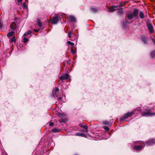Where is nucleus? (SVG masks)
<instances>
[{"label": "nucleus", "mask_w": 155, "mask_h": 155, "mask_svg": "<svg viewBox=\"0 0 155 155\" xmlns=\"http://www.w3.org/2000/svg\"><path fill=\"white\" fill-rule=\"evenodd\" d=\"M151 39H152V41H153V43L155 45V39L152 38Z\"/></svg>", "instance_id": "38"}, {"label": "nucleus", "mask_w": 155, "mask_h": 155, "mask_svg": "<svg viewBox=\"0 0 155 155\" xmlns=\"http://www.w3.org/2000/svg\"><path fill=\"white\" fill-rule=\"evenodd\" d=\"M75 135L79 136H81L82 137H87V136L86 135V134H84L81 133H77Z\"/></svg>", "instance_id": "13"}, {"label": "nucleus", "mask_w": 155, "mask_h": 155, "mask_svg": "<svg viewBox=\"0 0 155 155\" xmlns=\"http://www.w3.org/2000/svg\"><path fill=\"white\" fill-rule=\"evenodd\" d=\"M32 32V31L31 30L28 31H27V32L25 33L24 35V36H26L27 35H30L31 33Z\"/></svg>", "instance_id": "25"}, {"label": "nucleus", "mask_w": 155, "mask_h": 155, "mask_svg": "<svg viewBox=\"0 0 155 155\" xmlns=\"http://www.w3.org/2000/svg\"><path fill=\"white\" fill-rule=\"evenodd\" d=\"M23 41H24L25 43H26V42H27L28 40V38L25 37H24L23 38Z\"/></svg>", "instance_id": "31"}, {"label": "nucleus", "mask_w": 155, "mask_h": 155, "mask_svg": "<svg viewBox=\"0 0 155 155\" xmlns=\"http://www.w3.org/2000/svg\"><path fill=\"white\" fill-rule=\"evenodd\" d=\"M147 146H152L155 144V139H151L146 142Z\"/></svg>", "instance_id": "5"}, {"label": "nucleus", "mask_w": 155, "mask_h": 155, "mask_svg": "<svg viewBox=\"0 0 155 155\" xmlns=\"http://www.w3.org/2000/svg\"><path fill=\"white\" fill-rule=\"evenodd\" d=\"M123 26V27H124V28H125V24H124Z\"/></svg>", "instance_id": "43"}, {"label": "nucleus", "mask_w": 155, "mask_h": 155, "mask_svg": "<svg viewBox=\"0 0 155 155\" xmlns=\"http://www.w3.org/2000/svg\"><path fill=\"white\" fill-rule=\"evenodd\" d=\"M103 128L107 131V132L109 131V128L107 126H104Z\"/></svg>", "instance_id": "29"}, {"label": "nucleus", "mask_w": 155, "mask_h": 155, "mask_svg": "<svg viewBox=\"0 0 155 155\" xmlns=\"http://www.w3.org/2000/svg\"><path fill=\"white\" fill-rule=\"evenodd\" d=\"M69 18L71 22H75L76 21V20L74 17L72 15L70 16L69 17Z\"/></svg>", "instance_id": "17"}, {"label": "nucleus", "mask_w": 155, "mask_h": 155, "mask_svg": "<svg viewBox=\"0 0 155 155\" xmlns=\"http://www.w3.org/2000/svg\"><path fill=\"white\" fill-rule=\"evenodd\" d=\"M133 15L132 13H130L128 14L126 16V17L128 18L129 20L132 19L133 18Z\"/></svg>", "instance_id": "18"}, {"label": "nucleus", "mask_w": 155, "mask_h": 155, "mask_svg": "<svg viewBox=\"0 0 155 155\" xmlns=\"http://www.w3.org/2000/svg\"><path fill=\"white\" fill-rule=\"evenodd\" d=\"M22 7L24 9H28V7L27 5L25 4V3H24L22 5Z\"/></svg>", "instance_id": "27"}, {"label": "nucleus", "mask_w": 155, "mask_h": 155, "mask_svg": "<svg viewBox=\"0 0 155 155\" xmlns=\"http://www.w3.org/2000/svg\"><path fill=\"white\" fill-rule=\"evenodd\" d=\"M137 143H138L140 144H142V143H143V144L144 143V142L142 141H137Z\"/></svg>", "instance_id": "36"}, {"label": "nucleus", "mask_w": 155, "mask_h": 155, "mask_svg": "<svg viewBox=\"0 0 155 155\" xmlns=\"http://www.w3.org/2000/svg\"><path fill=\"white\" fill-rule=\"evenodd\" d=\"M61 118V119L59 120L60 123L65 122L67 121V119L64 116L63 114L60 113L58 115Z\"/></svg>", "instance_id": "6"}, {"label": "nucleus", "mask_w": 155, "mask_h": 155, "mask_svg": "<svg viewBox=\"0 0 155 155\" xmlns=\"http://www.w3.org/2000/svg\"><path fill=\"white\" fill-rule=\"evenodd\" d=\"M118 6L113 5L108 10V11L112 12L116 10L115 8H117Z\"/></svg>", "instance_id": "11"}, {"label": "nucleus", "mask_w": 155, "mask_h": 155, "mask_svg": "<svg viewBox=\"0 0 155 155\" xmlns=\"http://www.w3.org/2000/svg\"><path fill=\"white\" fill-rule=\"evenodd\" d=\"M123 5H121V4H120V5H119V7H122Z\"/></svg>", "instance_id": "41"}, {"label": "nucleus", "mask_w": 155, "mask_h": 155, "mask_svg": "<svg viewBox=\"0 0 155 155\" xmlns=\"http://www.w3.org/2000/svg\"><path fill=\"white\" fill-rule=\"evenodd\" d=\"M140 38L145 44H148V38L147 37H145L144 36H141Z\"/></svg>", "instance_id": "8"}, {"label": "nucleus", "mask_w": 155, "mask_h": 155, "mask_svg": "<svg viewBox=\"0 0 155 155\" xmlns=\"http://www.w3.org/2000/svg\"><path fill=\"white\" fill-rule=\"evenodd\" d=\"M90 10L92 12L94 13L97 12L98 11L97 9L93 8H90Z\"/></svg>", "instance_id": "21"}, {"label": "nucleus", "mask_w": 155, "mask_h": 155, "mask_svg": "<svg viewBox=\"0 0 155 155\" xmlns=\"http://www.w3.org/2000/svg\"><path fill=\"white\" fill-rule=\"evenodd\" d=\"M117 13L120 15L122 14L123 13V11L122 8L119 9L117 12Z\"/></svg>", "instance_id": "23"}, {"label": "nucleus", "mask_w": 155, "mask_h": 155, "mask_svg": "<svg viewBox=\"0 0 155 155\" xmlns=\"http://www.w3.org/2000/svg\"><path fill=\"white\" fill-rule=\"evenodd\" d=\"M38 24L40 27H41L42 26V25L41 22L38 23Z\"/></svg>", "instance_id": "37"}, {"label": "nucleus", "mask_w": 155, "mask_h": 155, "mask_svg": "<svg viewBox=\"0 0 155 155\" xmlns=\"http://www.w3.org/2000/svg\"><path fill=\"white\" fill-rule=\"evenodd\" d=\"M69 75L67 74H64L60 77L59 79L62 82H63V81L65 80L68 79Z\"/></svg>", "instance_id": "4"}, {"label": "nucleus", "mask_w": 155, "mask_h": 155, "mask_svg": "<svg viewBox=\"0 0 155 155\" xmlns=\"http://www.w3.org/2000/svg\"><path fill=\"white\" fill-rule=\"evenodd\" d=\"M17 0L18 1V2H20L22 1V0Z\"/></svg>", "instance_id": "40"}, {"label": "nucleus", "mask_w": 155, "mask_h": 155, "mask_svg": "<svg viewBox=\"0 0 155 155\" xmlns=\"http://www.w3.org/2000/svg\"><path fill=\"white\" fill-rule=\"evenodd\" d=\"M71 31H70L69 32L68 35V36L69 38L71 37Z\"/></svg>", "instance_id": "34"}, {"label": "nucleus", "mask_w": 155, "mask_h": 155, "mask_svg": "<svg viewBox=\"0 0 155 155\" xmlns=\"http://www.w3.org/2000/svg\"><path fill=\"white\" fill-rule=\"evenodd\" d=\"M54 124L52 122H50L49 123V125L50 126H52L54 125Z\"/></svg>", "instance_id": "33"}, {"label": "nucleus", "mask_w": 155, "mask_h": 155, "mask_svg": "<svg viewBox=\"0 0 155 155\" xmlns=\"http://www.w3.org/2000/svg\"><path fill=\"white\" fill-rule=\"evenodd\" d=\"M139 15L140 18L141 19L143 18L144 17V15L143 13V12L140 11V12L139 14Z\"/></svg>", "instance_id": "20"}, {"label": "nucleus", "mask_w": 155, "mask_h": 155, "mask_svg": "<svg viewBox=\"0 0 155 155\" xmlns=\"http://www.w3.org/2000/svg\"><path fill=\"white\" fill-rule=\"evenodd\" d=\"M77 155V154H75V155Z\"/></svg>", "instance_id": "44"}, {"label": "nucleus", "mask_w": 155, "mask_h": 155, "mask_svg": "<svg viewBox=\"0 0 155 155\" xmlns=\"http://www.w3.org/2000/svg\"><path fill=\"white\" fill-rule=\"evenodd\" d=\"M103 123L105 125H109L110 124V123L107 121H104Z\"/></svg>", "instance_id": "32"}, {"label": "nucleus", "mask_w": 155, "mask_h": 155, "mask_svg": "<svg viewBox=\"0 0 155 155\" xmlns=\"http://www.w3.org/2000/svg\"><path fill=\"white\" fill-rule=\"evenodd\" d=\"M126 118H127L124 115L123 117H122L120 118V121L121 122L124 121Z\"/></svg>", "instance_id": "24"}, {"label": "nucleus", "mask_w": 155, "mask_h": 155, "mask_svg": "<svg viewBox=\"0 0 155 155\" xmlns=\"http://www.w3.org/2000/svg\"><path fill=\"white\" fill-rule=\"evenodd\" d=\"M79 125L80 126V127H82L84 129V130H81L80 131L81 132H84L85 131L87 133L88 132V127L86 124L84 123H83V124H79Z\"/></svg>", "instance_id": "3"}, {"label": "nucleus", "mask_w": 155, "mask_h": 155, "mask_svg": "<svg viewBox=\"0 0 155 155\" xmlns=\"http://www.w3.org/2000/svg\"><path fill=\"white\" fill-rule=\"evenodd\" d=\"M16 41V40L14 36L12 37L10 40V41L11 42H15Z\"/></svg>", "instance_id": "26"}, {"label": "nucleus", "mask_w": 155, "mask_h": 155, "mask_svg": "<svg viewBox=\"0 0 155 155\" xmlns=\"http://www.w3.org/2000/svg\"><path fill=\"white\" fill-rule=\"evenodd\" d=\"M14 33L15 32L13 31H11L9 32L7 35V37L8 38L14 35Z\"/></svg>", "instance_id": "19"}, {"label": "nucleus", "mask_w": 155, "mask_h": 155, "mask_svg": "<svg viewBox=\"0 0 155 155\" xmlns=\"http://www.w3.org/2000/svg\"><path fill=\"white\" fill-rule=\"evenodd\" d=\"M67 44L68 45H71L72 46H73L74 45V44L73 43L71 42L70 41H67Z\"/></svg>", "instance_id": "30"}, {"label": "nucleus", "mask_w": 155, "mask_h": 155, "mask_svg": "<svg viewBox=\"0 0 155 155\" xmlns=\"http://www.w3.org/2000/svg\"><path fill=\"white\" fill-rule=\"evenodd\" d=\"M144 146H135L133 147V149L137 150H140L143 148Z\"/></svg>", "instance_id": "10"}, {"label": "nucleus", "mask_w": 155, "mask_h": 155, "mask_svg": "<svg viewBox=\"0 0 155 155\" xmlns=\"http://www.w3.org/2000/svg\"><path fill=\"white\" fill-rule=\"evenodd\" d=\"M35 31L36 32H38L39 31V30H38V29L35 30Z\"/></svg>", "instance_id": "42"}, {"label": "nucleus", "mask_w": 155, "mask_h": 155, "mask_svg": "<svg viewBox=\"0 0 155 155\" xmlns=\"http://www.w3.org/2000/svg\"><path fill=\"white\" fill-rule=\"evenodd\" d=\"M62 17L61 16H59L57 15L55 17H53L51 19V21L52 24H57L59 19H61Z\"/></svg>", "instance_id": "2"}, {"label": "nucleus", "mask_w": 155, "mask_h": 155, "mask_svg": "<svg viewBox=\"0 0 155 155\" xmlns=\"http://www.w3.org/2000/svg\"><path fill=\"white\" fill-rule=\"evenodd\" d=\"M148 29L151 33H153L154 32L153 27L152 25L150 23L147 24Z\"/></svg>", "instance_id": "9"}, {"label": "nucleus", "mask_w": 155, "mask_h": 155, "mask_svg": "<svg viewBox=\"0 0 155 155\" xmlns=\"http://www.w3.org/2000/svg\"><path fill=\"white\" fill-rule=\"evenodd\" d=\"M65 95H63L61 97H59L58 98V100L62 101L63 102H65Z\"/></svg>", "instance_id": "12"}, {"label": "nucleus", "mask_w": 155, "mask_h": 155, "mask_svg": "<svg viewBox=\"0 0 155 155\" xmlns=\"http://www.w3.org/2000/svg\"><path fill=\"white\" fill-rule=\"evenodd\" d=\"M60 130L56 128H54L52 129V131L53 133H57L59 132Z\"/></svg>", "instance_id": "22"}, {"label": "nucleus", "mask_w": 155, "mask_h": 155, "mask_svg": "<svg viewBox=\"0 0 155 155\" xmlns=\"http://www.w3.org/2000/svg\"><path fill=\"white\" fill-rule=\"evenodd\" d=\"M71 52L72 53H75L76 52V51H74V50H71Z\"/></svg>", "instance_id": "39"}, {"label": "nucleus", "mask_w": 155, "mask_h": 155, "mask_svg": "<svg viewBox=\"0 0 155 155\" xmlns=\"http://www.w3.org/2000/svg\"><path fill=\"white\" fill-rule=\"evenodd\" d=\"M151 56L152 58L155 57V51H152L151 53Z\"/></svg>", "instance_id": "28"}, {"label": "nucleus", "mask_w": 155, "mask_h": 155, "mask_svg": "<svg viewBox=\"0 0 155 155\" xmlns=\"http://www.w3.org/2000/svg\"><path fill=\"white\" fill-rule=\"evenodd\" d=\"M134 112L133 111H131V112H129L124 114V115L127 118L128 117H130L131 115L134 114Z\"/></svg>", "instance_id": "16"}, {"label": "nucleus", "mask_w": 155, "mask_h": 155, "mask_svg": "<svg viewBox=\"0 0 155 155\" xmlns=\"http://www.w3.org/2000/svg\"><path fill=\"white\" fill-rule=\"evenodd\" d=\"M150 110L149 109L146 110V111H144L141 113V115L143 116H151L155 115V113H153L150 112Z\"/></svg>", "instance_id": "1"}, {"label": "nucleus", "mask_w": 155, "mask_h": 155, "mask_svg": "<svg viewBox=\"0 0 155 155\" xmlns=\"http://www.w3.org/2000/svg\"><path fill=\"white\" fill-rule=\"evenodd\" d=\"M10 28L13 30H15L16 27V24L15 22H12L10 25Z\"/></svg>", "instance_id": "14"}, {"label": "nucleus", "mask_w": 155, "mask_h": 155, "mask_svg": "<svg viewBox=\"0 0 155 155\" xmlns=\"http://www.w3.org/2000/svg\"><path fill=\"white\" fill-rule=\"evenodd\" d=\"M37 22L38 24L39 23H41V20H40V19L37 18Z\"/></svg>", "instance_id": "35"}, {"label": "nucleus", "mask_w": 155, "mask_h": 155, "mask_svg": "<svg viewBox=\"0 0 155 155\" xmlns=\"http://www.w3.org/2000/svg\"><path fill=\"white\" fill-rule=\"evenodd\" d=\"M59 89L58 88H56L53 91L52 95L54 97H58L59 95Z\"/></svg>", "instance_id": "7"}, {"label": "nucleus", "mask_w": 155, "mask_h": 155, "mask_svg": "<svg viewBox=\"0 0 155 155\" xmlns=\"http://www.w3.org/2000/svg\"><path fill=\"white\" fill-rule=\"evenodd\" d=\"M138 12V10L137 9H135L133 12V15L135 17L137 16Z\"/></svg>", "instance_id": "15"}]
</instances>
